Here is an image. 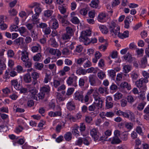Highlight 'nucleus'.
<instances>
[{"instance_id":"f257e3e1","label":"nucleus","mask_w":149,"mask_h":149,"mask_svg":"<svg viewBox=\"0 0 149 149\" xmlns=\"http://www.w3.org/2000/svg\"><path fill=\"white\" fill-rule=\"evenodd\" d=\"M92 94L94 100H97L99 97L97 96L98 92L97 91L96 88H93L91 87L90 89L88 90L86 94L84 97V101L85 102H88L89 100V96Z\"/></svg>"},{"instance_id":"f03ea898","label":"nucleus","mask_w":149,"mask_h":149,"mask_svg":"<svg viewBox=\"0 0 149 149\" xmlns=\"http://www.w3.org/2000/svg\"><path fill=\"white\" fill-rule=\"evenodd\" d=\"M62 79L61 78H55L53 79V82L51 83L52 84L53 83L52 86L54 88H58L57 90L59 91L65 90L66 88L65 85L63 84L59 86L62 83Z\"/></svg>"},{"instance_id":"7ed1b4c3","label":"nucleus","mask_w":149,"mask_h":149,"mask_svg":"<svg viewBox=\"0 0 149 149\" xmlns=\"http://www.w3.org/2000/svg\"><path fill=\"white\" fill-rule=\"evenodd\" d=\"M88 81L90 85L93 86H98L101 84V81L93 74H90L88 77Z\"/></svg>"},{"instance_id":"20e7f679","label":"nucleus","mask_w":149,"mask_h":149,"mask_svg":"<svg viewBox=\"0 0 149 149\" xmlns=\"http://www.w3.org/2000/svg\"><path fill=\"white\" fill-rule=\"evenodd\" d=\"M148 82V79L141 78L136 82V85L137 87L140 89L146 90L147 88L146 84Z\"/></svg>"},{"instance_id":"39448f33","label":"nucleus","mask_w":149,"mask_h":149,"mask_svg":"<svg viewBox=\"0 0 149 149\" xmlns=\"http://www.w3.org/2000/svg\"><path fill=\"white\" fill-rule=\"evenodd\" d=\"M91 34V31L90 29H87L83 31L81 33V35L79 38L80 41L84 42L88 38L87 36H90Z\"/></svg>"},{"instance_id":"423d86ee","label":"nucleus","mask_w":149,"mask_h":149,"mask_svg":"<svg viewBox=\"0 0 149 149\" xmlns=\"http://www.w3.org/2000/svg\"><path fill=\"white\" fill-rule=\"evenodd\" d=\"M77 77L76 76L70 77L67 79L66 83L68 86L76 87L77 86Z\"/></svg>"},{"instance_id":"0eeeda50","label":"nucleus","mask_w":149,"mask_h":149,"mask_svg":"<svg viewBox=\"0 0 149 149\" xmlns=\"http://www.w3.org/2000/svg\"><path fill=\"white\" fill-rule=\"evenodd\" d=\"M29 46H31V51L33 53L40 52L42 51L41 47L38 43L33 42Z\"/></svg>"},{"instance_id":"6e6552de","label":"nucleus","mask_w":149,"mask_h":149,"mask_svg":"<svg viewBox=\"0 0 149 149\" xmlns=\"http://www.w3.org/2000/svg\"><path fill=\"white\" fill-rule=\"evenodd\" d=\"M23 49L21 52V60L23 61H25L29 60V53L27 52L28 47L27 46H25L23 47Z\"/></svg>"},{"instance_id":"1a4fd4ad","label":"nucleus","mask_w":149,"mask_h":149,"mask_svg":"<svg viewBox=\"0 0 149 149\" xmlns=\"http://www.w3.org/2000/svg\"><path fill=\"white\" fill-rule=\"evenodd\" d=\"M120 27L114 22L112 23V36L119 37L120 34Z\"/></svg>"},{"instance_id":"9d476101","label":"nucleus","mask_w":149,"mask_h":149,"mask_svg":"<svg viewBox=\"0 0 149 149\" xmlns=\"http://www.w3.org/2000/svg\"><path fill=\"white\" fill-rule=\"evenodd\" d=\"M68 16L65 15L62 16L60 14H58L57 15V19L59 22L62 24L63 26H65L69 24V22L66 20Z\"/></svg>"},{"instance_id":"9b49d317","label":"nucleus","mask_w":149,"mask_h":149,"mask_svg":"<svg viewBox=\"0 0 149 149\" xmlns=\"http://www.w3.org/2000/svg\"><path fill=\"white\" fill-rule=\"evenodd\" d=\"M74 99L81 102H84L83 93L82 92L76 91L74 95Z\"/></svg>"},{"instance_id":"f8f14e48","label":"nucleus","mask_w":149,"mask_h":149,"mask_svg":"<svg viewBox=\"0 0 149 149\" xmlns=\"http://www.w3.org/2000/svg\"><path fill=\"white\" fill-rule=\"evenodd\" d=\"M90 135L95 141L97 140L99 138V133L97 130L93 128L90 131Z\"/></svg>"},{"instance_id":"ddd939ff","label":"nucleus","mask_w":149,"mask_h":149,"mask_svg":"<svg viewBox=\"0 0 149 149\" xmlns=\"http://www.w3.org/2000/svg\"><path fill=\"white\" fill-rule=\"evenodd\" d=\"M49 25L51 28L56 29L59 26V24L57 20L55 18H52L49 21Z\"/></svg>"},{"instance_id":"4468645a","label":"nucleus","mask_w":149,"mask_h":149,"mask_svg":"<svg viewBox=\"0 0 149 149\" xmlns=\"http://www.w3.org/2000/svg\"><path fill=\"white\" fill-rule=\"evenodd\" d=\"M6 58L2 57L0 58V74H3V71L6 68Z\"/></svg>"},{"instance_id":"2eb2a0df","label":"nucleus","mask_w":149,"mask_h":149,"mask_svg":"<svg viewBox=\"0 0 149 149\" xmlns=\"http://www.w3.org/2000/svg\"><path fill=\"white\" fill-rule=\"evenodd\" d=\"M97 96L99 97V98L97 99V100H95V101L96 102H94L93 104H95V108H97V109H99L102 108L103 102L102 100L100 97V95L98 92Z\"/></svg>"},{"instance_id":"dca6fc26","label":"nucleus","mask_w":149,"mask_h":149,"mask_svg":"<svg viewBox=\"0 0 149 149\" xmlns=\"http://www.w3.org/2000/svg\"><path fill=\"white\" fill-rule=\"evenodd\" d=\"M35 24H33V23H27L26 24V27L27 29L30 31L31 33V36H32L33 35H36V33L34 29V25ZM35 36H34V37Z\"/></svg>"},{"instance_id":"f3484780","label":"nucleus","mask_w":149,"mask_h":149,"mask_svg":"<svg viewBox=\"0 0 149 149\" xmlns=\"http://www.w3.org/2000/svg\"><path fill=\"white\" fill-rule=\"evenodd\" d=\"M48 42L49 45L52 47L57 48L58 46V45L54 37L51 38L48 41Z\"/></svg>"},{"instance_id":"a211bd4d","label":"nucleus","mask_w":149,"mask_h":149,"mask_svg":"<svg viewBox=\"0 0 149 149\" xmlns=\"http://www.w3.org/2000/svg\"><path fill=\"white\" fill-rule=\"evenodd\" d=\"M106 14L104 12H101L98 16L97 20L100 22H104L106 21Z\"/></svg>"},{"instance_id":"6ab92c4d","label":"nucleus","mask_w":149,"mask_h":149,"mask_svg":"<svg viewBox=\"0 0 149 149\" xmlns=\"http://www.w3.org/2000/svg\"><path fill=\"white\" fill-rule=\"evenodd\" d=\"M67 109L70 111H72L75 109V105L74 102L72 100L68 102L66 104Z\"/></svg>"},{"instance_id":"aec40b11","label":"nucleus","mask_w":149,"mask_h":149,"mask_svg":"<svg viewBox=\"0 0 149 149\" xmlns=\"http://www.w3.org/2000/svg\"><path fill=\"white\" fill-rule=\"evenodd\" d=\"M112 61L116 63H120L121 60L118 57V52L117 51L112 52Z\"/></svg>"},{"instance_id":"412c9836","label":"nucleus","mask_w":149,"mask_h":149,"mask_svg":"<svg viewBox=\"0 0 149 149\" xmlns=\"http://www.w3.org/2000/svg\"><path fill=\"white\" fill-rule=\"evenodd\" d=\"M39 14L36 13L32 16L31 20L33 24H38L39 23V19H38Z\"/></svg>"},{"instance_id":"4be33fe9","label":"nucleus","mask_w":149,"mask_h":149,"mask_svg":"<svg viewBox=\"0 0 149 149\" xmlns=\"http://www.w3.org/2000/svg\"><path fill=\"white\" fill-rule=\"evenodd\" d=\"M35 7V13L39 14V13L41 12L42 10L39 6V4L37 3H34L30 6V7L31 8H33Z\"/></svg>"},{"instance_id":"5701e85b","label":"nucleus","mask_w":149,"mask_h":149,"mask_svg":"<svg viewBox=\"0 0 149 149\" xmlns=\"http://www.w3.org/2000/svg\"><path fill=\"white\" fill-rule=\"evenodd\" d=\"M75 13L74 12H72L71 13V18L70 20L73 23L77 24L79 23V21L77 17L73 16L75 15Z\"/></svg>"},{"instance_id":"b1692460","label":"nucleus","mask_w":149,"mask_h":149,"mask_svg":"<svg viewBox=\"0 0 149 149\" xmlns=\"http://www.w3.org/2000/svg\"><path fill=\"white\" fill-rule=\"evenodd\" d=\"M11 83V85L13 86L16 90H19L20 89V84H19L17 79L12 80Z\"/></svg>"},{"instance_id":"393cba45","label":"nucleus","mask_w":149,"mask_h":149,"mask_svg":"<svg viewBox=\"0 0 149 149\" xmlns=\"http://www.w3.org/2000/svg\"><path fill=\"white\" fill-rule=\"evenodd\" d=\"M112 98L108 96L106 98V107L107 109H109L112 107Z\"/></svg>"},{"instance_id":"a878e982","label":"nucleus","mask_w":149,"mask_h":149,"mask_svg":"<svg viewBox=\"0 0 149 149\" xmlns=\"http://www.w3.org/2000/svg\"><path fill=\"white\" fill-rule=\"evenodd\" d=\"M58 9L61 14L63 15L62 16L68 15V13L66 12V9L64 6L62 5L59 6Z\"/></svg>"},{"instance_id":"bb28decb","label":"nucleus","mask_w":149,"mask_h":149,"mask_svg":"<svg viewBox=\"0 0 149 149\" xmlns=\"http://www.w3.org/2000/svg\"><path fill=\"white\" fill-rule=\"evenodd\" d=\"M23 80L26 83H30L32 81L31 75L29 73L26 74L24 76Z\"/></svg>"},{"instance_id":"cd10ccee","label":"nucleus","mask_w":149,"mask_h":149,"mask_svg":"<svg viewBox=\"0 0 149 149\" xmlns=\"http://www.w3.org/2000/svg\"><path fill=\"white\" fill-rule=\"evenodd\" d=\"M123 57L125 60H127L129 63H131L135 59L134 58L132 57V55L129 52L123 56Z\"/></svg>"},{"instance_id":"c85d7f7f","label":"nucleus","mask_w":149,"mask_h":149,"mask_svg":"<svg viewBox=\"0 0 149 149\" xmlns=\"http://www.w3.org/2000/svg\"><path fill=\"white\" fill-rule=\"evenodd\" d=\"M120 86L122 88H126L128 90H130L131 89L130 85L126 81L122 82L120 84Z\"/></svg>"},{"instance_id":"c756f323","label":"nucleus","mask_w":149,"mask_h":149,"mask_svg":"<svg viewBox=\"0 0 149 149\" xmlns=\"http://www.w3.org/2000/svg\"><path fill=\"white\" fill-rule=\"evenodd\" d=\"M77 74L79 75H84L87 73L86 70L81 68H78L76 71Z\"/></svg>"},{"instance_id":"7c9ffc66","label":"nucleus","mask_w":149,"mask_h":149,"mask_svg":"<svg viewBox=\"0 0 149 149\" xmlns=\"http://www.w3.org/2000/svg\"><path fill=\"white\" fill-rule=\"evenodd\" d=\"M92 63L90 60L86 57L85 61H84L83 66L84 68H89L91 66Z\"/></svg>"},{"instance_id":"2f4dec72","label":"nucleus","mask_w":149,"mask_h":149,"mask_svg":"<svg viewBox=\"0 0 149 149\" xmlns=\"http://www.w3.org/2000/svg\"><path fill=\"white\" fill-rule=\"evenodd\" d=\"M53 13L52 10L47 9L44 12V15L46 17H49L51 16Z\"/></svg>"},{"instance_id":"473e14b6","label":"nucleus","mask_w":149,"mask_h":149,"mask_svg":"<svg viewBox=\"0 0 149 149\" xmlns=\"http://www.w3.org/2000/svg\"><path fill=\"white\" fill-rule=\"evenodd\" d=\"M23 42V39L22 38H19L16 39L14 41V44L18 46L21 45Z\"/></svg>"},{"instance_id":"72a5a7b5","label":"nucleus","mask_w":149,"mask_h":149,"mask_svg":"<svg viewBox=\"0 0 149 149\" xmlns=\"http://www.w3.org/2000/svg\"><path fill=\"white\" fill-rule=\"evenodd\" d=\"M99 27L102 33L107 34L108 32V30L105 26L100 25Z\"/></svg>"},{"instance_id":"f704fd0d","label":"nucleus","mask_w":149,"mask_h":149,"mask_svg":"<svg viewBox=\"0 0 149 149\" xmlns=\"http://www.w3.org/2000/svg\"><path fill=\"white\" fill-rule=\"evenodd\" d=\"M75 127L72 129V132L74 135L77 136L79 135V132L78 131L79 127L77 124L74 125Z\"/></svg>"},{"instance_id":"c9c22d12","label":"nucleus","mask_w":149,"mask_h":149,"mask_svg":"<svg viewBox=\"0 0 149 149\" xmlns=\"http://www.w3.org/2000/svg\"><path fill=\"white\" fill-rule=\"evenodd\" d=\"M97 39L95 38H92L91 40L88 38V39L86 40L85 41H84V43L85 45H87L91 43H92L93 44L96 43L97 42Z\"/></svg>"},{"instance_id":"e433bc0d","label":"nucleus","mask_w":149,"mask_h":149,"mask_svg":"<svg viewBox=\"0 0 149 149\" xmlns=\"http://www.w3.org/2000/svg\"><path fill=\"white\" fill-rule=\"evenodd\" d=\"M41 52L38 53L33 56V58L34 61H39L41 60L42 57V54Z\"/></svg>"},{"instance_id":"4c0bfd02","label":"nucleus","mask_w":149,"mask_h":149,"mask_svg":"<svg viewBox=\"0 0 149 149\" xmlns=\"http://www.w3.org/2000/svg\"><path fill=\"white\" fill-rule=\"evenodd\" d=\"M129 36V31H124L122 34L121 33H120L119 37L123 39L124 38H128Z\"/></svg>"},{"instance_id":"58836bf2","label":"nucleus","mask_w":149,"mask_h":149,"mask_svg":"<svg viewBox=\"0 0 149 149\" xmlns=\"http://www.w3.org/2000/svg\"><path fill=\"white\" fill-rule=\"evenodd\" d=\"M86 77L87 79L86 81L87 80V77H84L83 78H80L79 81V86L81 88H82L84 87V84H85V81L84 80V78Z\"/></svg>"},{"instance_id":"ea45409f","label":"nucleus","mask_w":149,"mask_h":149,"mask_svg":"<svg viewBox=\"0 0 149 149\" xmlns=\"http://www.w3.org/2000/svg\"><path fill=\"white\" fill-rule=\"evenodd\" d=\"M132 67L129 65H125L123 66V71L125 73L129 72L131 70Z\"/></svg>"},{"instance_id":"a19ab883","label":"nucleus","mask_w":149,"mask_h":149,"mask_svg":"<svg viewBox=\"0 0 149 149\" xmlns=\"http://www.w3.org/2000/svg\"><path fill=\"white\" fill-rule=\"evenodd\" d=\"M64 138L66 141H70L72 138V133L70 132L66 133L64 135Z\"/></svg>"},{"instance_id":"79ce46f5","label":"nucleus","mask_w":149,"mask_h":149,"mask_svg":"<svg viewBox=\"0 0 149 149\" xmlns=\"http://www.w3.org/2000/svg\"><path fill=\"white\" fill-rule=\"evenodd\" d=\"M99 1L98 0H93L90 4V6L93 8H96L98 6Z\"/></svg>"},{"instance_id":"37998d69","label":"nucleus","mask_w":149,"mask_h":149,"mask_svg":"<svg viewBox=\"0 0 149 149\" xmlns=\"http://www.w3.org/2000/svg\"><path fill=\"white\" fill-rule=\"evenodd\" d=\"M33 79H37L39 78L40 74L36 72L33 71L31 74Z\"/></svg>"},{"instance_id":"c03bdc74","label":"nucleus","mask_w":149,"mask_h":149,"mask_svg":"<svg viewBox=\"0 0 149 149\" xmlns=\"http://www.w3.org/2000/svg\"><path fill=\"white\" fill-rule=\"evenodd\" d=\"M130 75L132 79L134 80H136L139 76V74L138 73L135 71L132 72L130 74Z\"/></svg>"},{"instance_id":"a18cd8bd","label":"nucleus","mask_w":149,"mask_h":149,"mask_svg":"<svg viewBox=\"0 0 149 149\" xmlns=\"http://www.w3.org/2000/svg\"><path fill=\"white\" fill-rule=\"evenodd\" d=\"M86 58V57H84L78 59L77 60V63L80 66L83 65L84 61H85Z\"/></svg>"},{"instance_id":"49530a36","label":"nucleus","mask_w":149,"mask_h":149,"mask_svg":"<svg viewBox=\"0 0 149 149\" xmlns=\"http://www.w3.org/2000/svg\"><path fill=\"white\" fill-rule=\"evenodd\" d=\"M51 79V78L50 75L46 73L43 79V82L46 84L49 81H50Z\"/></svg>"},{"instance_id":"de8ad7c7","label":"nucleus","mask_w":149,"mask_h":149,"mask_svg":"<svg viewBox=\"0 0 149 149\" xmlns=\"http://www.w3.org/2000/svg\"><path fill=\"white\" fill-rule=\"evenodd\" d=\"M50 88L49 86H47L46 87H43L41 90L42 92L45 93V94H47L49 92Z\"/></svg>"},{"instance_id":"09e8293b","label":"nucleus","mask_w":149,"mask_h":149,"mask_svg":"<svg viewBox=\"0 0 149 149\" xmlns=\"http://www.w3.org/2000/svg\"><path fill=\"white\" fill-rule=\"evenodd\" d=\"M18 30L21 36H25L24 34L26 32V29L24 27L22 26L19 28Z\"/></svg>"},{"instance_id":"8fccbe9b","label":"nucleus","mask_w":149,"mask_h":149,"mask_svg":"<svg viewBox=\"0 0 149 149\" xmlns=\"http://www.w3.org/2000/svg\"><path fill=\"white\" fill-rule=\"evenodd\" d=\"M122 141L119 138L113 137L112 139V144H117L121 143Z\"/></svg>"},{"instance_id":"3c124183","label":"nucleus","mask_w":149,"mask_h":149,"mask_svg":"<svg viewBox=\"0 0 149 149\" xmlns=\"http://www.w3.org/2000/svg\"><path fill=\"white\" fill-rule=\"evenodd\" d=\"M35 66L37 69L41 70L43 68L44 65L42 63H35Z\"/></svg>"},{"instance_id":"603ef678","label":"nucleus","mask_w":149,"mask_h":149,"mask_svg":"<svg viewBox=\"0 0 149 149\" xmlns=\"http://www.w3.org/2000/svg\"><path fill=\"white\" fill-rule=\"evenodd\" d=\"M71 36L67 33H65L62 35L61 39L64 40L66 41L67 40L70 39Z\"/></svg>"},{"instance_id":"864d4df0","label":"nucleus","mask_w":149,"mask_h":149,"mask_svg":"<svg viewBox=\"0 0 149 149\" xmlns=\"http://www.w3.org/2000/svg\"><path fill=\"white\" fill-rule=\"evenodd\" d=\"M66 33L70 36H71L73 34V31L72 28L69 27H67L66 28Z\"/></svg>"},{"instance_id":"5fc2aeb1","label":"nucleus","mask_w":149,"mask_h":149,"mask_svg":"<svg viewBox=\"0 0 149 149\" xmlns=\"http://www.w3.org/2000/svg\"><path fill=\"white\" fill-rule=\"evenodd\" d=\"M122 96V94L120 93H117L114 95V100L117 101L121 99Z\"/></svg>"},{"instance_id":"6e6d98bb","label":"nucleus","mask_w":149,"mask_h":149,"mask_svg":"<svg viewBox=\"0 0 149 149\" xmlns=\"http://www.w3.org/2000/svg\"><path fill=\"white\" fill-rule=\"evenodd\" d=\"M99 93L101 94H103L104 92L105 93L107 92V89L106 88L100 87L98 89Z\"/></svg>"},{"instance_id":"4d7b16f0","label":"nucleus","mask_w":149,"mask_h":149,"mask_svg":"<svg viewBox=\"0 0 149 149\" xmlns=\"http://www.w3.org/2000/svg\"><path fill=\"white\" fill-rule=\"evenodd\" d=\"M97 76L100 79H103L105 77V74L103 72L100 71L97 73Z\"/></svg>"},{"instance_id":"13d9d810","label":"nucleus","mask_w":149,"mask_h":149,"mask_svg":"<svg viewBox=\"0 0 149 149\" xmlns=\"http://www.w3.org/2000/svg\"><path fill=\"white\" fill-rule=\"evenodd\" d=\"M83 49V46L81 45H79L76 47L74 52L79 53L81 52Z\"/></svg>"},{"instance_id":"bf43d9fd","label":"nucleus","mask_w":149,"mask_h":149,"mask_svg":"<svg viewBox=\"0 0 149 149\" xmlns=\"http://www.w3.org/2000/svg\"><path fill=\"white\" fill-rule=\"evenodd\" d=\"M86 71H87V73H96L97 72V70L93 67H91L88 68Z\"/></svg>"},{"instance_id":"052dcab7","label":"nucleus","mask_w":149,"mask_h":149,"mask_svg":"<svg viewBox=\"0 0 149 149\" xmlns=\"http://www.w3.org/2000/svg\"><path fill=\"white\" fill-rule=\"evenodd\" d=\"M146 103L144 102H142L139 103L137 107V108L139 111H142L144 108Z\"/></svg>"},{"instance_id":"680f3d73","label":"nucleus","mask_w":149,"mask_h":149,"mask_svg":"<svg viewBox=\"0 0 149 149\" xmlns=\"http://www.w3.org/2000/svg\"><path fill=\"white\" fill-rule=\"evenodd\" d=\"M38 28H42V29H45L47 26V24L45 23H41L38 25V24L36 25Z\"/></svg>"},{"instance_id":"e2e57ef3","label":"nucleus","mask_w":149,"mask_h":149,"mask_svg":"<svg viewBox=\"0 0 149 149\" xmlns=\"http://www.w3.org/2000/svg\"><path fill=\"white\" fill-rule=\"evenodd\" d=\"M3 94L6 96H7L10 93V90L8 87H6L2 89Z\"/></svg>"},{"instance_id":"0e129e2a","label":"nucleus","mask_w":149,"mask_h":149,"mask_svg":"<svg viewBox=\"0 0 149 149\" xmlns=\"http://www.w3.org/2000/svg\"><path fill=\"white\" fill-rule=\"evenodd\" d=\"M74 91V88H70L68 89L66 95H70L72 94Z\"/></svg>"},{"instance_id":"69168bd1","label":"nucleus","mask_w":149,"mask_h":149,"mask_svg":"<svg viewBox=\"0 0 149 149\" xmlns=\"http://www.w3.org/2000/svg\"><path fill=\"white\" fill-rule=\"evenodd\" d=\"M62 53L63 54L66 55H69L70 54L69 49L66 47L63 49L62 51Z\"/></svg>"},{"instance_id":"338daca9","label":"nucleus","mask_w":149,"mask_h":149,"mask_svg":"<svg viewBox=\"0 0 149 149\" xmlns=\"http://www.w3.org/2000/svg\"><path fill=\"white\" fill-rule=\"evenodd\" d=\"M9 13L10 16H14L17 14V12L15 9H13L9 11Z\"/></svg>"},{"instance_id":"774afa93","label":"nucleus","mask_w":149,"mask_h":149,"mask_svg":"<svg viewBox=\"0 0 149 149\" xmlns=\"http://www.w3.org/2000/svg\"><path fill=\"white\" fill-rule=\"evenodd\" d=\"M24 63V65L26 67L29 68L31 67V63L30 60L29 59V60H27V61H25L23 62Z\"/></svg>"}]
</instances>
